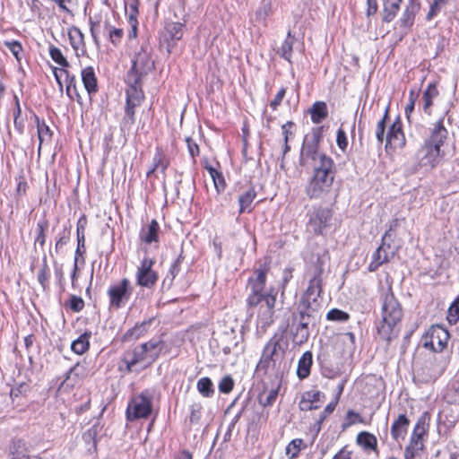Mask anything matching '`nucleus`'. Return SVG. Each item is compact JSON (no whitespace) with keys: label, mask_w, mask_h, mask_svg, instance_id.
I'll use <instances>...</instances> for the list:
<instances>
[{"label":"nucleus","mask_w":459,"mask_h":459,"mask_svg":"<svg viewBox=\"0 0 459 459\" xmlns=\"http://www.w3.org/2000/svg\"><path fill=\"white\" fill-rule=\"evenodd\" d=\"M311 120L315 124L321 123L328 115L327 106L323 101H317L313 104L309 109Z\"/></svg>","instance_id":"obj_29"},{"label":"nucleus","mask_w":459,"mask_h":459,"mask_svg":"<svg viewBox=\"0 0 459 459\" xmlns=\"http://www.w3.org/2000/svg\"><path fill=\"white\" fill-rule=\"evenodd\" d=\"M323 394L318 390H309L302 394L301 399L299 403V407L301 411L316 410L320 407L321 398Z\"/></svg>","instance_id":"obj_19"},{"label":"nucleus","mask_w":459,"mask_h":459,"mask_svg":"<svg viewBox=\"0 0 459 459\" xmlns=\"http://www.w3.org/2000/svg\"><path fill=\"white\" fill-rule=\"evenodd\" d=\"M70 43L75 51L84 47V35L79 28L74 27L68 32Z\"/></svg>","instance_id":"obj_36"},{"label":"nucleus","mask_w":459,"mask_h":459,"mask_svg":"<svg viewBox=\"0 0 459 459\" xmlns=\"http://www.w3.org/2000/svg\"><path fill=\"white\" fill-rule=\"evenodd\" d=\"M106 30L110 42L114 46H118L124 35V30L119 28H115L106 23Z\"/></svg>","instance_id":"obj_40"},{"label":"nucleus","mask_w":459,"mask_h":459,"mask_svg":"<svg viewBox=\"0 0 459 459\" xmlns=\"http://www.w3.org/2000/svg\"><path fill=\"white\" fill-rule=\"evenodd\" d=\"M295 42V38L289 31L287 34V38L282 43L279 52L281 56L284 59L290 61L291 53H292V46Z\"/></svg>","instance_id":"obj_39"},{"label":"nucleus","mask_w":459,"mask_h":459,"mask_svg":"<svg viewBox=\"0 0 459 459\" xmlns=\"http://www.w3.org/2000/svg\"><path fill=\"white\" fill-rule=\"evenodd\" d=\"M402 1L403 0H394L390 2L389 0H385L383 10V22H391L394 19L400 9V4Z\"/></svg>","instance_id":"obj_28"},{"label":"nucleus","mask_w":459,"mask_h":459,"mask_svg":"<svg viewBox=\"0 0 459 459\" xmlns=\"http://www.w3.org/2000/svg\"><path fill=\"white\" fill-rule=\"evenodd\" d=\"M429 430V419L426 414L421 415L409 438V442L404 448V459H422L426 451V442Z\"/></svg>","instance_id":"obj_6"},{"label":"nucleus","mask_w":459,"mask_h":459,"mask_svg":"<svg viewBox=\"0 0 459 459\" xmlns=\"http://www.w3.org/2000/svg\"><path fill=\"white\" fill-rule=\"evenodd\" d=\"M126 13H127L128 20H130L131 18H136L137 13H138V9H137V3L135 0H133L131 3L126 4Z\"/></svg>","instance_id":"obj_60"},{"label":"nucleus","mask_w":459,"mask_h":459,"mask_svg":"<svg viewBox=\"0 0 459 459\" xmlns=\"http://www.w3.org/2000/svg\"><path fill=\"white\" fill-rule=\"evenodd\" d=\"M128 88L126 89V116L122 121V128L129 130L135 122L134 108L139 107L144 99V94L142 90V80L136 82H128Z\"/></svg>","instance_id":"obj_9"},{"label":"nucleus","mask_w":459,"mask_h":459,"mask_svg":"<svg viewBox=\"0 0 459 459\" xmlns=\"http://www.w3.org/2000/svg\"><path fill=\"white\" fill-rule=\"evenodd\" d=\"M357 443L364 449L376 450L377 446V437L373 434L365 431L357 436Z\"/></svg>","instance_id":"obj_34"},{"label":"nucleus","mask_w":459,"mask_h":459,"mask_svg":"<svg viewBox=\"0 0 459 459\" xmlns=\"http://www.w3.org/2000/svg\"><path fill=\"white\" fill-rule=\"evenodd\" d=\"M169 164V160L167 158L164 152L158 148L153 157V167L147 172V177H151L155 172H160L165 174V171Z\"/></svg>","instance_id":"obj_23"},{"label":"nucleus","mask_w":459,"mask_h":459,"mask_svg":"<svg viewBox=\"0 0 459 459\" xmlns=\"http://www.w3.org/2000/svg\"><path fill=\"white\" fill-rule=\"evenodd\" d=\"M312 361V353L310 351L304 352L298 364L297 374L299 378L304 379L308 377Z\"/></svg>","instance_id":"obj_27"},{"label":"nucleus","mask_w":459,"mask_h":459,"mask_svg":"<svg viewBox=\"0 0 459 459\" xmlns=\"http://www.w3.org/2000/svg\"><path fill=\"white\" fill-rule=\"evenodd\" d=\"M163 349L161 341L151 340L124 354L123 361L128 372L139 371L151 366Z\"/></svg>","instance_id":"obj_5"},{"label":"nucleus","mask_w":459,"mask_h":459,"mask_svg":"<svg viewBox=\"0 0 459 459\" xmlns=\"http://www.w3.org/2000/svg\"><path fill=\"white\" fill-rule=\"evenodd\" d=\"M440 117L431 129L430 136L418 151V160L421 167L434 169L441 159V146L447 138L448 132L444 126V117Z\"/></svg>","instance_id":"obj_3"},{"label":"nucleus","mask_w":459,"mask_h":459,"mask_svg":"<svg viewBox=\"0 0 459 459\" xmlns=\"http://www.w3.org/2000/svg\"><path fill=\"white\" fill-rule=\"evenodd\" d=\"M293 126H294V124L292 122L289 121L281 126L282 136H283V140H284V147H283L282 156H284L290 149L288 144V140H289L290 135H292L290 128Z\"/></svg>","instance_id":"obj_47"},{"label":"nucleus","mask_w":459,"mask_h":459,"mask_svg":"<svg viewBox=\"0 0 459 459\" xmlns=\"http://www.w3.org/2000/svg\"><path fill=\"white\" fill-rule=\"evenodd\" d=\"M380 303L381 319L377 325V335L380 339L390 342L398 334V325L403 319V310L390 286L381 294Z\"/></svg>","instance_id":"obj_2"},{"label":"nucleus","mask_w":459,"mask_h":459,"mask_svg":"<svg viewBox=\"0 0 459 459\" xmlns=\"http://www.w3.org/2000/svg\"><path fill=\"white\" fill-rule=\"evenodd\" d=\"M130 30H128V38L135 39L137 37L138 30V21L136 18H131L128 20Z\"/></svg>","instance_id":"obj_59"},{"label":"nucleus","mask_w":459,"mask_h":459,"mask_svg":"<svg viewBox=\"0 0 459 459\" xmlns=\"http://www.w3.org/2000/svg\"><path fill=\"white\" fill-rule=\"evenodd\" d=\"M274 321V310L258 307L257 325L264 330L270 326Z\"/></svg>","instance_id":"obj_31"},{"label":"nucleus","mask_w":459,"mask_h":459,"mask_svg":"<svg viewBox=\"0 0 459 459\" xmlns=\"http://www.w3.org/2000/svg\"><path fill=\"white\" fill-rule=\"evenodd\" d=\"M269 268L266 265L256 269L254 275L248 280V287L251 290L247 303L249 307H256L262 302L263 290L266 281V274Z\"/></svg>","instance_id":"obj_11"},{"label":"nucleus","mask_w":459,"mask_h":459,"mask_svg":"<svg viewBox=\"0 0 459 459\" xmlns=\"http://www.w3.org/2000/svg\"><path fill=\"white\" fill-rule=\"evenodd\" d=\"M165 31L171 40H179L184 34V24L181 22H169L165 27Z\"/></svg>","instance_id":"obj_35"},{"label":"nucleus","mask_w":459,"mask_h":459,"mask_svg":"<svg viewBox=\"0 0 459 459\" xmlns=\"http://www.w3.org/2000/svg\"><path fill=\"white\" fill-rule=\"evenodd\" d=\"M201 405L194 404L191 406V414H190V421L192 423H196L199 421L201 418Z\"/></svg>","instance_id":"obj_58"},{"label":"nucleus","mask_w":459,"mask_h":459,"mask_svg":"<svg viewBox=\"0 0 459 459\" xmlns=\"http://www.w3.org/2000/svg\"><path fill=\"white\" fill-rule=\"evenodd\" d=\"M273 13V0H263L260 5L249 16V22L255 27L265 26L267 18Z\"/></svg>","instance_id":"obj_18"},{"label":"nucleus","mask_w":459,"mask_h":459,"mask_svg":"<svg viewBox=\"0 0 459 459\" xmlns=\"http://www.w3.org/2000/svg\"><path fill=\"white\" fill-rule=\"evenodd\" d=\"M333 459H351V452L347 449V446L342 447Z\"/></svg>","instance_id":"obj_63"},{"label":"nucleus","mask_w":459,"mask_h":459,"mask_svg":"<svg viewBox=\"0 0 459 459\" xmlns=\"http://www.w3.org/2000/svg\"><path fill=\"white\" fill-rule=\"evenodd\" d=\"M333 162L327 156H320V164H314V173L306 187V193L310 199L325 196L331 189L334 179Z\"/></svg>","instance_id":"obj_4"},{"label":"nucleus","mask_w":459,"mask_h":459,"mask_svg":"<svg viewBox=\"0 0 459 459\" xmlns=\"http://www.w3.org/2000/svg\"><path fill=\"white\" fill-rule=\"evenodd\" d=\"M206 169L209 171L211 178H212L214 186L217 189V191L221 192V191L224 190L225 181H224V178H223V176L221 175V173L217 171L212 167H206Z\"/></svg>","instance_id":"obj_42"},{"label":"nucleus","mask_w":459,"mask_h":459,"mask_svg":"<svg viewBox=\"0 0 459 459\" xmlns=\"http://www.w3.org/2000/svg\"><path fill=\"white\" fill-rule=\"evenodd\" d=\"M82 81L84 88L89 94L94 93L98 90L97 78L91 66L85 67L81 72Z\"/></svg>","instance_id":"obj_26"},{"label":"nucleus","mask_w":459,"mask_h":459,"mask_svg":"<svg viewBox=\"0 0 459 459\" xmlns=\"http://www.w3.org/2000/svg\"><path fill=\"white\" fill-rule=\"evenodd\" d=\"M8 50L15 56L17 60L20 59L19 55L22 51V47L18 41H8L4 43Z\"/></svg>","instance_id":"obj_51"},{"label":"nucleus","mask_w":459,"mask_h":459,"mask_svg":"<svg viewBox=\"0 0 459 459\" xmlns=\"http://www.w3.org/2000/svg\"><path fill=\"white\" fill-rule=\"evenodd\" d=\"M303 440L301 438H296L291 440L286 446L285 452L289 459H295L298 457Z\"/></svg>","instance_id":"obj_41"},{"label":"nucleus","mask_w":459,"mask_h":459,"mask_svg":"<svg viewBox=\"0 0 459 459\" xmlns=\"http://www.w3.org/2000/svg\"><path fill=\"white\" fill-rule=\"evenodd\" d=\"M38 135L39 140V146L45 142L50 140V129L45 124H38Z\"/></svg>","instance_id":"obj_50"},{"label":"nucleus","mask_w":459,"mask_h":459,"mask_svg":"<svg viewBox=\"0 0 459 459\" xmlns=\"http://www.w3.org/2000/svg\"><path fill=\"white\" fill-rule=\"evenodd\" d=\"M198 392L204 396V397H211L213 393L214 389L212 387V382L209 377H202L197 381L196 385Z\"/></svg>","instance_id":"obj_38"},{"label":"nucleus","mask_w":459,"mask_h":459,"mask_svg":"<svg viewBox=\"0 0 459 459\" xmlns=\"http://www.w3.org/2000/svg\"><path fill=\"white\" fill-rule=\"evenodd\" d=\"M155 262L145 256L137 267L135 273L136 284L147 289L152 288L158 281V273L152 270Z\"/></svg>","instance_id":"obj_14"},{"label":"nucleus","mask_w":459,"mask_h":459,"mask_svg":"<svg viewBox=\"0 0 459 459\" xmlns=\"http://www.w3.org/2000/svg\"><path fill=\"white\" fill-rule=\"evenodd\" d=\"M74 79L73 78L69 83L66 85V93L70 98H73V94L74 93L77 97V101L80 102L81 96L77 91L76 85L74 83Z\"/></svg>","instance_id":"obj_61"},{"label":"nucleus","mask_w":459,"mask_h":459,"mask_svg":"<svg viewBox=\"0 0 459 459\" xmlns=\"http://www.w3.org/2000/svg\"><path fill=\"white\" fill-rule=\"evenodd\" d=\"M52 2L56 3L60 9H62L65 12H69V9L67 7V4L73 5L76 4L77 0H51Z\"/></svg>","instance_id":"obj_62"},{"label":"nucleus","mask_w":459,"mask_h":459,"mask_svg":"<svg viewBox=\"0 0 459 459\" xmlns=\"http://www.w3.org/2000/svg\"><path fill=\"white\" fill-rule=\"evenodd\" d=\"M69 307L73 311L79 312L84 307L83 299L77 296H72L69 302Z\"/></svg>","instance_id":"obj_53"},{"label":"nucleus","mask_w":459,"mask_h":459,"mask_svg":"<svg viewBox=\"0 0 459 459\" xmlns=\"http://www.w3.org/2000/svg\"><path fill=\"white\" fill-rule=\"evenodd\" d=\"M320 137L321 135L319 131L315 130L311 136H306L301 150V155L303 157L310 158L317 164H320V156H325V154L318 152Z\"/></svg>","instance_id":"obj_16"},{"label":"nucleus","mask_w":459,"mask_h":459,"mask_svg":"<svg viewBox=\"0 0 459 459\" xmlns=\"http://www.w3.org/2000/svg\"><path fill=\"white\" fill-rule=\"evenodd\" d=\"M388 117V108H385L384 117L381 120L378 121L376 127V137L377 142L382 143L385 139V120Z\"/></svg>","instance_id":"obj_45"},{"label":"nucleus","mask_w":459,"mask_h":459,"mask_svg":"<svg viewBox=\"0 0 459 459\" xmlns=\"http://www.w3.org/2000/svg\"><path fill=\"white\" fill-rule=\"evenodd\" d=\"M390 248V246L386 247L383 243L373 254L372 261L368 265V269L371 272L376 271L380 265L389 261L390 257L393 255V253L388 252L387 249Z\"/></svg>","instance_id":"obj_21"},{"label":"nucleus","mask_w":459,"mask_h":459,"mask_svg":"<svg viewBox=\"0 0 459 459\" xmlns=\"http://www.w3.org/2000/svg\"><path fill=\"white\" fill-rule=\"evenodd\" d=\"M447 320L450 324H455L459 320V297L450 305Z\"/></svg>","instance_id":"obj_46"},{"label":"nucleus","mask_w":459,"mask_h":459,"mask_svg":"<svg viewBox=\"0 0 459 459\" xmlns=\"http://www.w3.org/2000/svg\"><path fill=\"white\" fill-rule=\"evenodd\" d=\"M409 425L410 420L405 414H400L393 422L391 426V436L395 442L400 443L404 440L408 432Z\"/></svg>","instance_id":"obj_20"},{"label":"nucleus","mask_w":459,"mask_h":459,"mask_svg":"<svg viewBox=\"0 0 459 459\" xmlns=\"http://www.w3.org/2000/svg\"><path fill=\"white\" fill-rule=\"evenodd\" d=\"M160 226L155 220H152L149 225L143 227L140 232V238L146 244L158 242V232Z\"/></svg>","instance_id":"obj_25"},{"label":"nucleus","mask_w":459,"mask_h":459,"mask_svg":"<svg viewBox=\"0 0 459 459\" xmlns=\"http://www.w3.org/2000/svg\"><path fill=\"white\" fill-rule=\"evenodd\" d=\"M323 261L318 258L317 265L310 270L311 278L308 287L293 314V324L297 325L295 337L299 342H307L309 337L308 325L310 317L319 307L318 298L322 290Z\"/></svg>","instance_id":"obj_1"},{"label":"nucleus","mask_w":459,"mask_h":459,"mask_svg":"<svg viewBox=\"0 0 459 459\" xmlns=\"http://www.w3.org/2000/svg\"><path fill=\"white\" fill-rule=\"evenodd\" d=\"M48 223L45 220L39 221L37 223V228H36L37 236L35 238V244H39L40 247L44 246L45 240H46L45 230L48 229Z\"/></svg>","instance_id":"obj_43"},{"label":"nucleus","mask_w":459,"mask_h":459,"mask_svg":"<svg viewBox=\"0 0 459 459\" xmlns=\"http://www.w3.org/2000/svg\"><path fill=\"white\" fill-rule=\"evenodd\" d=\"M234 387V381L231 377L225 376L221 378L219 383V390L221 393L229 394L232 391Z\"/></svg>","instance_id":"obj_49"},{"label":"nucleus","mask_w":459,"mask_h":459,"mask_svg":"<svg viewBox=\"0 0 459 459\" xmlns=\"http://www.w3.org/2000/svg\"><path fill=\"white\" fill-rule=\"evenodd\" d=\"M385 148L399 149L405 145V136L399 119L390 126L385 136Z\"/></svg>","instance_id":"obj_17"},{"label":"nucleus","mask_w":459,"mask_h":459,"mask_svg":"<svg viewBox=\"0 0 459 459\" xmlns=\"http://www.w3.org/2000/svg\"><path fill=\"white\" fill-rule=\"evenodd\" d=\"M326 318L329 321L345 322L350 318V316L341 309L333 308L327 313Z\"/></svg>","instance_id":"obj_44"},{"label":"nucleus","mask_w":459,"mask_h":459,"mask_svg":"<svg viewBox=\"0 0 459 459\" xmlns=\"http://www.w3.org/2000/svg\"><path fill=\"white\" fill-rule=\"evenodd\" d=\"M153 68L154 62L151 56V47L147 42H143L134 53L132 66L126 76L127 81L136 82Z\"/></svg>","instance_id":"obj_8"},{"label":"nucleus","mask_w":459,"mask_h":459,"mask_svg":"<svg viewBox=\"0 0 459 459\" xmlns=\"http://www.w3.org/2000/svg\"><path fill=\"white\" fill-rule=\"evenodd\" d=\"M256 196L254 187H249L238 196L239 213L251 212L253 210V202Z\"/></svg>","instance_id":"obj_24"},{"label":"nucleus","mask_w":459,"mask_h":459,"mask_svg":"<svg viewBox=\"0 0 459 459\" xmlns=\"http://www.w3.org/2000/svg\"><path fill=\"white\" fill-rule=\"evenodd\" d=\"M49 55H50L51 58L57 65H59L62 67V69H59V72L66 74V72L65 71L64 68L68 67L69 66V63L66 60V58L64 56V55L61 52V50L58 48H56V47L51 46L49 48Z\"/></svg>","instance_id":"obj_37"},{"label":"nucleus","mask_w":459,"mask_h":459,"mask_svg":"<svg viewBox=\"0 0 459 459\" xmlns=\"http://www.w3.org/2000/svg\"><path fill=\"white\" fill-rule=\"evenodd\" d=\"M420 9V4L416 0H409L403 15L400 19V26L403 28H410L414 22V18Z\"/></svg>","instance_id":"obj_22"},{"label":"nucleus","mask_w":459,"mask_h":459,"mask_svg":"<svg viewBox=\"0 0 459 459\" xmlns=\"http://www.w3.org/2000/svg\"><path fill=\"white\" fill-rule=\"evenodd\" d=\"M131 294V282L126 278L111 285L108 290L110 307L117 309L122 307L129 300Z\"/></svg>","instance_id":"obj_12"},{"label":"nucleus","mask_w":459,"mask_h":459,"mask_svg":"<svg viewBox=\"0 0 459 459\" xmlns=\"http://www.w3.org/2000/svg\"><path fill=\"white\" fill-rule=\"evenodd\" d=\"M285 94H286V90L285 88H281L278 93L276 94V96L274 97V99L271 101L270 103V107L275 110L278 106L281 104V102L282 101L283 98L285 97Z\"/></svg>","instance_id":"obj_57"},{"label":"nucleus","mask_w":459,"mask_h":459,"mask_svg":"<svg viewBox=\"0 0 459 459\" xmlns=\"http://www.w3.org/2000/svg\"><path fill=\"white\" fill-rule=\"evenodd\" d=\"M448 332L440 325H432L423 336V346L433 351H442L448 342Z\"/></svg>","instance_id":"obj_13"},{"label":"nucleus","mask_w":459,"mask_h":459,"mask_svg":"<svg viewBox=\"0 0 459 459\" xmlns=\"http://www.w3.org/2000/svg\"><path fill=\"white\" fill-rule=\"evenodd\" d=\"M91 333L85 332L81 334L71 344V349L76 354L82 355L86 352L90 347Z\"/></svg>","instance_id":"obj_30"},{"label":"nucleus","mask_w":459,"mask_h":459,"mask_svg":"<svg viewBox=\"0 0 459 459\" xmlns=\"http://www.w3.org/2000/svg\"><path fill=\"white\" fill-rule=\"evenodd\" d=\"M438 95V91L435 84L430 83L428 85L423 92V111L427 114H430V107L432 105L433 99Z\"/></svg>","instance_id":"obj_33"},{"label":"nucleus","mask_w":459,"mask_h":459,"mask_svg":"<svg viewBox=\"0 0 459 459\" xmlns=\"http://www.w3.org/2000/svg\"><path fill=\"white\" fill-rule=\"evenodd\" d=\"M276 303V296L272 294L271 292L267 294L263 293L262 302H260L257 306L262 307L264 308L274 310Z\"/></svg>","instance_id":"obj_48"},{"label":"nucleus","mask_w":459,"mask_h":459,"mask_svg":"<svg viewBox=\"0 0 459 459\" xmlns=\"http://www.w3.org/2000/svg\"><path fill=\"white\" fill-rule=\"evenodd\" d=\"M415 100H416L415 94L413 91H411L410 96H409V102L405 106V115H406L408 120H410L411 115L414 110Z\"/></svg>","instance_id":"obj_56"},{"label":"nucleus","mask_w":459,"mask_h":459,"mask_svg":"<svg viewBox=\"0 0 459 459\" xmlns=\"http://www.w3.org/2000/svg\"><path fill=\"white\" fill-rule=\"evenodd\" d=\"M288 347L281 335H273L264 346L257 368L267 371L279 369L283 362Z\"/></svg>","instance_id":"obj_7"},{"label":"nucleus","mask_w":459,"mask_h":459,"mask_svg":"<svg viewBox=\"0 0 459 459\" xmlns=\"http://www.w3.org/2000/svg\"><path fill=\"white\" fill-rule=\"evenodd\" d=\"M152 323V319H149L148 321H144L139 325H136L132 329L128 330L125 335L124 339L126 341L131 340H137L141 336H143L147 331Z\"/></svg>","instance_id":"obj_32"},{"label":"nucleus","mask_w":459,"mask_h":459,"mask_svg":"<svg viewBox=\"0 0 459 459\" xmlns=\"http://www.w3.org/2000/svg\"><path fill=\"white\" fill-rule=\"evenodd\" d=\"M21 107H20V103H19V100L17 97H15V109L13 111V116H14V126L20 131L22 132V127H23V125H22V122L20 121V116H21Z\"/></svg>","instance_id":"obj_52"},{"label":"nucleus","mask_w":459,"mask_h":459,"mask_svg":"<svg viewBox=\"0 0 459 459\" xmlns=\"http://www.w3.org/2000/svg\"><path fill=\"white\" fill-rule=\"evenodd\" d=\"M186 143L187 144V149L190 156L193 159L198 156L200 153L198 144L191 137H186Z\"/></svg>","instance_id":"obj_54"},{"label":"nucleus","mask_w":459,"mask_h":459,"mask_svg":"<svg viewBox=\"0 0 459 459\" xmlns=\"http://www.w3.org/2000/svg\"><path fill=\"white\" fill-rule=\"evenodd\" d=\"M331 217L330 210L325 208L316 209L311 212L307 226L314 233L321 234L327 227Z\"/></svg>","instance_id":"obj_15"},{"label":"nucleus","mask_w":459,"mask_h":459,"mask_svg":"<svg viewBox=\"0 0 459 459\" xmlns=\"http://www.w3.org/2000/svg\"><path fill=\"white\" fill-rule=\"evenodd\" d=\"M367 4H368L367 14L368 16L375 14L377 11V0H367Z\"/></svg>","instance_id":"obj_64"},{"label":"nucleus","mask_w":459,"mask_h":459,"mask_svg":"<svg viewBox=\"0 0 459 459\" xmlns=\"http://www.w3.org/2000/svg\"><path fill=\"white\" fill-rule=\"evenodd\" d=\"M336 143L338 147L342 151H344L347 148L348 141L346 137V133L342 128H340L337 131Z\"/></svg>","instance_id":"obj_55"},{"label":"nucleus","mask_w":459,"mask_h":459,"mask_svg":"<svg viewBox=\"0 0 459 459\" xmlns=\"http://www.w3.org/2000/svg\"><path fill=\"white\" fill-rule=\"evenodd\" d=\"M152 411V397L142 393L134 396L126 408V419L133 421L139 419H146Z\"/></svg>","instance_id":"obj_10"}]
</instances>
